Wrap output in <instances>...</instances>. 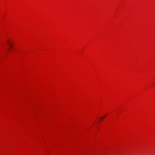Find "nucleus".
<instances>
[{
    "label": "nucleus",
    "mask_w": 155,
    "mask_h": 155,
    "mask_svg": "<svg viewBox=\"0 0 155 155\" xmlns=\"http://www.w3.org/2000/svg\"><path fill=\"white\" fill-rule=\"evenodd\" d=\"M10 47L11 48H13L12 45L10 42V41L9 40H7V41Z\"/></svg>",
    "instance_id": "f257e3e1"
},
{
    "label": "nucleus",
    "mask_w": 155,
    "mask_h": 155,
    "mask_svg": "<svg viewBox=\"0 0 155 155\" xmlns=\"http://www.w3.org/2000/svg\"><path fill=\"white\" fill-rule=\"evenodd\" d=\"M104 117H101V118L102 119H103V118H104Z\"/></svg>",
    "instance_id": "f03ea898"
}]
</instances>
